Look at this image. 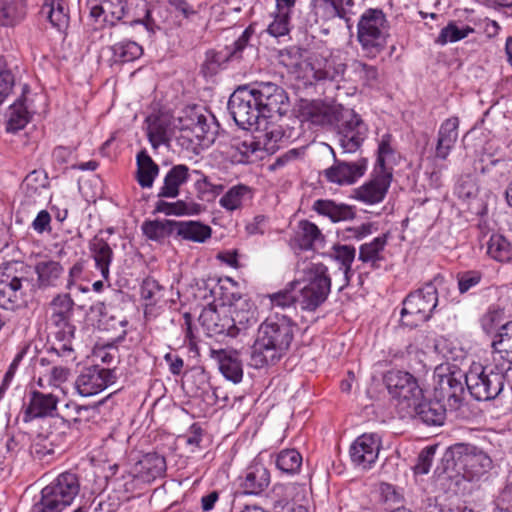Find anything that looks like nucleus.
Instances as JSON below:
<instances>
[{"mask_svg":"<svg viewBox=\"0 0 512 512\" xmlns=\"http://www.w3.org/2000/svg\"><path fill=\"white\" fill-rule=\"evenodd\" d=\"M345 108L337 103L323 101L304 102L300 106L302 121L313 125H335L340 122L341 114Z\"/></svg>","mask_w":512,"mask_h":512,"instance_id":"nucleus-17","label":"nucleus"},{"mask_svg":"<svg viewBox=\"0 0 512 512\" xmlns=\"http://www.w3.org/2000/svg\"><path fill=\"white\" fill-rule=\"evenodd\" d=\"M24 15V0H0V25L13 26Z\"/></svg>","mask_w":512,"mask_h":512,"instance_id":"nucleus-56","label":"nucleus"},{"mask_svg":"<svg viewBox=\"0 0 512 512\" xmlns=\"http://www.w3.org/2000/svg\"><path fill=\"white\" fill-rule=\"evenodd\" d=\"M337 125V140L343 152H356L367 137L366 124L353 110L345 108Z\"/></svg>","mask_w":512,"mask_h":512,"instance_id":"nucleus-14","label":"nucleus"},{"mask_svg":"<svg viewBox=\"0 0 512 512\" xmlns=\"http://www.w3.org/2000/svg\"><path fill=\"white\" fill-rule=\"evenodd\" d=\"M367 170V160L361 158L355 162L335 161L324 171L326 179L338 185H351L361 178Z\"/></svg>","mask_w":512,"mask_h":512,"instance_id":"nucleus-22","label":"nucleus"},{"mask_svg":"<svg viewBox=\"0 0 512 512\" xmlns=\"http://www.w3.org/2000/svg\"><path fill=\"white\" fill-rule=\"evenodd\" d=\"M252 199L251 189L238 184L229 188L219 199V205L226 211L233 212L241 209L244 204Z\"/></svg>","mask_w":512,"mask_h":512,"instance_id":"nucleus-45","label":"nucleus"},{"mask_svg":"<svg viewBox=\"0 0 512 512\" xmlns=\"http://www.w3.org/2000/svg\"><path fill=\"white\" fill-rule=\"evenodd\" d=\"M381 440L375 434L359 436L350 447V458L353 464L361 469H369L378 459Z\"/></svg>","mask_w":512,"mask_h":512,"instance_id":"nucleus-20","label":"nucleus"},{"mask_svg":"<svg viewBox=\"0 0 512 512\" xmlns=\"http://www.w3.org/2000/svg\"><path fill=\"white\" fill-rule=\"evenodd\" d=\"M202 210L203 206L199 203L179 200L175 203H167L166 208L163 211L167 215L193 216L200 214Z\"/></svg>","mask_w":512,"mask_h":512,"instance_id":"nucleus-59","label":"nucleus"},{"mask_svg":"<svg viewBox=\"0 0 512 512\" xmlns=\"http://www.w3.org/2000/svg\"><path fill=\"white\" fill-rule=\"evenodd\" d=\"M503 320V311L496 307H490L481 318V326L486 333H492Z\"/></svg>","mask_w":512,"mask_h":512,"instance_id":"nucleus-62","label":"nucleus"},{"mask_svg":"<svg viewBox=\"0 0 512 512\" xmlns=\"http://www.w3.org/2000/svg\"><path fill=\"white\" fill-rule=\"evenodd\" d=\"M48 176L44 170H33L24 179L21 188L28 197L41 194L48 187Z\"/></svg>","mask_w":512,"mask_h":512,"instance_id":"nucleus-57","label":"nucleus"},{"mask_svg":"<svg viewBox=\"0 0 512 512\" xmlns=\"http://www.w3.org/2000/svg\"><path fill=\"white\" fill-rule=\"evenodd\" d=\"M252 88L262 110L263 120H274L286 113L288 97L283 88L271 82L255 83Z\"/></svg>","mask_w":512,"mask_h":512,"instance_id":"nucleus-13","label":"nucleus"},{"mask_svg":"<svg viewBox=\"0 0 512 512\" xmlns=\"http://www.w3.org/2000/svg\"><path fill=\"white\" fill-rule=\"evenodd\" d=\"M348 54L341 49L325 51L313 55L308 67L313 79L320 83H338L345 79L347 69Z\"/></svg>","mask_w":512,"mask_h":512,"instance_id":"nucleus-11","label":"nucleus"},{"mask_svg":"<svg viewBox=\"0 0 512 512\" xmlns=\"http://www.w3.org/2000/svg\"><path fill=\"white\" fill-rule=\"evenodd\" d=\"M289 285L292 289L298 288L297 302L301 309L315 311L330 293L331 279L328 268L320 262L298 263L297 278Z\"/></svg>","mask_w":512,"mask_h":512,"instance_id":"nucleus-2","label":"nucleus"},{"mask_svg":"<svg viewBox=\"0 0 512 512\" xmlns=\"http://www.w3.org/2000/svg\"><path fill=\"white\" fill-rule=\"evenodd\" d=\"M113 63H128L137 60L143 54V48L137 42L123 40L115 43L110 48Z\"/></svg>","mask_w":512,"mask_h":512,"instance_id":"nucleus-52","label":"nucleus"},{"mask_svg":"<svg viewBox=\"0 0 512 512\" xmlns=\"http://www.w3.org/2000/svg\"><path fill=\"white\" fill-rule=\"evenodd\" d=\"M387 245V236L380 235L370 242H366L359 247V260L363 263L376 267L384 259V250Z\"/></svg>","mask_w":512,"mask_h":512,"instance_id":"nucleus-50","label":"nucleus"},{"mask_svg":"<svg viewBox=\"0 0 512 512\" xmlns=\"http://www.w3.org/2000/svg\"><path fill=\"white\" fill-rule=\"evenodd\" d=\"M347 67L350 71L348 81L357 82L363 86H373L377 82L379 73L376 66L355 59Z\"/></svg>","mask_w":512,"mask_h":512,"instance_id":"nucleus-49","label":"nucleus"},{"mask_svg":"<svg viewBox=\"0 0 512 512\" xmlns=\"http://www.w3.org/2000/svg\"><path fill=\"white\" fill-rule=\"evenodd\" d=\"M13 85L14 77L11 71L7 69L5 61L0 58V106L12 91Z\"/></svg>","mask_w":512,"mask_h":512,"instance_id":"nucleus-60","label":"nucleus"},{"mask_svg":"<svg viewBox=\"0 0 512 512\" xmlns=\"http://www.w3.org/2000/svg\"><path fill=\"white\" fill-rule=\"evenodd\" d=\"M389 394L395 400L399 416L410 417L415 412L417 401L423 398V392L416 378L409 372L392 370L385 375Z\"/></svg>","mask_w":512,"mask_h":512,"instance_id":"nucleus-8","label":"nucleus"},{"mask_svg":"<svg viewBox=\"0 0 512 512\" xmlns=\"http://www.w3.org/2000/svg\"><path fill=\"white\" fill-rule=\"evenodd\" d=\"M437 382L435 386V398L442 403H446L449 410H457L463 402L464 385L462 372L452 371L447 374L437 372Z\"/></svg>","mask_w":512,"mask_h":512,"instance_id":"nucleus-15","label":"nucleus"},{"mask_svg":"<svg viewBox=\"0 0 512 512\" xmlns=\"http://www.w3.org/2000/svg\"><path fill=\"white\" fill-rule=\"evenodd\" d=\"M218 361L219 369L227 380H230L235 384L242 381L243 367L236 351H219Z\"/></svg>","mask_w":512,"mask_h":512,"instance_id":"nucleus-42","label":"nucleus"},{"mask_svg":"<svg viewBox=\"0 0 512 512\" xmlns=\"http://www.w3.org/2000/svg\"><path fill=\"white\" fill-rule=\"evenodd\" d=\"M232 300L229 308V320L231 321L230 337H236L241 331L248 329L258 321L257 308L255 304L246 298H235L232 294Z\"/></svg>","mask_w":512,"mask_h":512,"instance_id":"nucleus-19","label":"nucleus"},{"mask_svg":"<svg viewBox=\"0 0 512 512\" xmlns=\"http://www.w3.org/2000/svg\"><path fill=\"white\" fill-rule=\"evenodd\" d=\"M255 97L252 86H243L236 89L229 98L228 109L236 124L243 129L254 126L261 129L262 123L266 122Z\"/></svg>","mask_w":512,"mask_h":512,"instance_id":"nucleus-10","label":"nucleus"},{"mask_svg":"<svg viewBox=\"0 0 512 512\" xmlns=\"http://www.w3.org/2000/svg\"><path fill=\"white\" fill-rule=\"evenodd\" d=\"M444 460L451 463L452 467L468 480H474L485 474L490 469L492 461L490 457L475 446L457 443L450 446Z\"/></svg>","mask_w":512,"mask_h":512,"instance_id":"nucleus-9","label":"nucleus"},{"mask_svg":"<svg viewBox=\"0 0 512 512\" xmlns=\"http://www.w3.org/2000/svg\"><path fill=\"white\" fill-rule=\"evenodd\" d=\"M487 254L497 262L512 261V243L502 234L493 233L487 242Z\"/></svg>","mask_w":512,"mask_h":512,"instance_id":"nucleus-51","label":"nucleus"},{"mask_svg":"<svg viewBox=\"0 0 512 512\" xmlns=\"http://www.w3.org/2000/svg\"><path fill=\"white\" fill-rule=\"evenodd\" d=\"M41 14L58 31H63L68 27L69 14L66 0H45Z\"/></svg>","mask_w":512,"mask_h":512,"instance_id":"nucleus-40","label":"nucleus"},{"mask_svg":"<svg viewBox=\"0 0 512 512\" xmlns=\"http://www.w3.org/2000/svg\"><path fill=\"white\" fill-rule=\"evenodd\" d=\"M313 210L319 215L329 218L332 222L348 221L355 217V212L351 206L336 203L332 200H316L313 203Z\"/></svg>","mask_w":512,"mask_h":512,"instance_id":"nucleus-37","label":"nucleus"},{"mask_svg":"<svg viewBox=\"0 0 512 512\" xmlns=\"http://www.w3.org/2000/svg\"><path fill=\"white\" fill-rule=\"evenodd\" d=\"M136 179L142 188H151L159 175V166L152 160L147 151L142 150L136 156Z\"/></svg>","mask_w":512,"mask_h":512,"instance_id":"nucleus-41","label":"nucleus"},{"mask_svg":"<svg viewBox=\"0 0 512 512\" xmlns=\"http://www.w3.org/2000/svg\"><path fill=\"white\" fill-rule=\"evenodd\" d=\"M325 238L318 226L308 220H301L291 239V247L296 251H310L322 248Z\"/></svg>","mask_w":512,"mask_h":512,"instance_id":"nucleus-27","label":"nucleus"},{"mask_svg":"<svg viewBox=\"0 0 512 512\" xmlns=\"http://www.w3.org/2000/svg\"><path fill=\"white\" fill-rule=\"evenodd\" d=\"M492 361L512 372V321L500 326L492 341Z\"/></svg>","mask_w":512,"mask_h":512,"instance_id":"nucleus-26","label":"nucleus"},{"mask_svg":"<svg viewBox=\"0 0 512 512\" xmlns=\"http://www.w3.org/2000/svg\"><path fill=\"white\" fill-rule=\"evenodd\" d=\"M147 136L153 148L165 144L169 140L170 125L167 117L150 115L146 119Z\"/></svg>","mask_w":512,"mask_h":512,"instance_id":"nucleus-46","label":"nucleus"},{"mask_svg":"<svg viewBox=\"0 0 512 512\" xmlns=\"http://www.w3.org/2000/svg\"><path fill=\"white\" fill-rule=\"evenodd\" d=\"M391 181V171L385 169L379 171L374 169L372 178L360 187L356 188L354 190L353 197L354 199L368 205L380 203L385 198Z\"/></svg>","mask_w":512,"mask_h":512,"instance_id":"nucleus-18","label":"nucleus"},{"mask_svg":"<svg viewBox=\"0 0 512 512\" xmlns=\"http://www.w3.org/2000/svg\"><path fill=\"white\" fill-rule=\"evenodd\" d=\"M59 399L52 393L32 391L24 411L23 420L29 422L36 418L53 416L57 410Z\"/></svg>","mask_w":512,"mask_h":512,"instance_id":"nucleus-28","label":"nucleus"},{"mask_svg":"<svg viewBox=\"0 0 512 512\" xmlns=\"http://www.w3.org/2000/svg\"><path fill=\"white\" fill-rule=\"evenodd\" d=\"M397 151L393 137L389 133L383 134L378 140L377 161L375 169H382L392 172V166L397 162Z\"/></svg>","mask_w":512,"mask_h":512,"instance_id":"nucleus-47","label":"nucleus"},{"mask_svg":"<svg viewBox=\"0 0 512 512\" xmlns=\"http://www.w3.org/2000/svg\"><path fill=\"white\" fill-rule=\"evenodd\" d=\"M390 25L385 13L378 8L366 9L357 23V40L369 58H375L387 45Z\"/></svg>","mask_w":512,"mask_h":512,"instance_id":"nucleus-4","label":"nucleus"},{"mask_svg":"<svg viewBox=\"0 0 512 512\" xmlns=\"http://www.w3.org/2000/svg\"><path fill=\"white\" fill-rule=\"evenodd\" d=\"M202 326L210 335H227L231 332V321L225 309L218 310L214 306L205 307L199 317Z\"/></svg>","mask_w":512,"mask_h":512,"instance_id":"nucleus-31","label":"nucleus"},{"mask_svg":"<svg viewBox=\"0 0 512 512\" xmlns=\"http://www.w3.org/2000/svg\"><path fill=\"white\" fill-rule=\"evenodd\" d=\"M141 229L149 240L162 243L170 234L176 231V221L149 220L142 224Z\"/></svg>","mask_w":512,"mask_h":512,"instance_id":"nucleus-53","label":"nucleus"},{"mask_svg":"<svg viewBox=\"0 0 512 512\" xmlns=\"http://www.w3.org/2000/svg\"><path fill=\"white\" fill-rule=\"evenodd\" d=\"M64 269L60 262L50 259L40 260L35 265L39 287H55L61 280Z\"/></svg>","mask_w":512,"mask_h":512,"instance_id":"nucleus-38","label":"nucleus"},{"mask_svg":"<svg viewBox=\"0 0 512 512\" xmlns=\"http://www.w3.org/2000/svg\"><path fill=\"white\" fill-rule=\"evenodd\" d=\"M295 2V0H275L276 9L273 13V21L267 28V32L271 36L278 38L290 32L291 15Z\"/></svg>","mask_w":512,"mask_h":512,"instance_id":"nucleus-32","label":"nucleus"},{"mask_svg":"<svg viewBox=\"0 0 512 512\" xmlns=\"http://www.w3.org/2000/svg\"><path fill=\"white\" fill-rule=\"evenodd\" d=\"M415 406V412L409 418H418L429 426H440L444 423L446 407L439 399L425 401L422 398Z\"/></svg>","mask_w":512,"mask_h":512,"instance_id":"nucleus-33","label":"nucleus"},{"mask_svg":"<svg viewBox=\"0 0 512 512\" xmlns=\"http://www.w3.org/2000/svg\"><path fill=\"white\" fill-rule=\"evenodd\" d=\"M90 251L95 261V267L100 271L103 279L108 280L113 251L109 244L100 237H94L90 242Z\"/></svg>","mask_w":512,"mask_h":512,"instance_id":"nucleus-39","label":"nucleus"},{"mask_svg":"<svg viewBox=\"0 0 512 512\" xmlns=\"http://www.w3.org/2000/svg\"><path fill=\"white\" fill-rule=\"evenodd\" d=\"M125 0H87L89 16L99 26L115 25L123 19Z\"/></svg>","mask_w":512,"mask_h":512,"instance_id":"nucleus-24","label":"nucleus"},{"mask_svg":"<svg viewBox=\"0 0 512 512\" xmlns=\"http://www.w3.org/2000/svg\"><path fill=\"white\" fill-rule=\"evenodd\" d=\"M229 155L231 161L236 164L253 163L265 157L259 140L253 135L235 139L231 144Z\"/></svg>","mask_w":512,"mask_h":512,"instance_id":"nucleus-29","label":"nucleus"},{"mask_svg":"<svg viewBox=\"0 0 512 512\" xmlns=\"http://www.w3.org/2000/svg\"><path fill=\"white\" fill-rule=\"evenodd\" d=\"M166 471L165 458L157 453H149L136 465L137 477L142 482H151L164 475Z\"/></svg>","mask_w":512,"mask_h":512,"instance_id":"nucleus-35","label":"nucleus"},{"mask_svg":"<svg viewBox=\"0 0 512 512\" xmlns=\"http://www.w3.org/2000/svg\"><path fill=\"white\" fill-rule=\"evenodd\" d=\"M482 279V274L478 271H465L457 275L458 289L460 293H466L476 287Z\"/></svg>","mask_w":512,"mask_h":512,"instance_id":"nucleus-63","label":"nucleus"},{"mask_svg":"<svg viewBox=\"0 0 512 512\" xmlns=\"http://www.w3.org/2000/svg\"><path fill=\"white\" fill-rule=\"evenodd\" d=\"M293 290L294 289H292L291 286L288 285V288L268 295L270 305L273 308L274 307H279V308L290 307L296 301V297L292 293Z\"/></svg>","mask_w":512,"mask_h":512,"instance_id":"nucleus-64","label":"nucleus"},{"mask_svg":"<svg viewBox=\"0 0 512 512\" xmlns=\"http://www.w3.org/2000/svg\"><path fill=\"white\" fill-rule=\"evenodd\" d=\"M116 380L113 370L101 368L99 366H90L84 368L75 381V388L79 395L90 397L96 395Z\"/></svg>","mask_w":512,"mask_h":512,"instance_id":"nucleus-16","label":"nucleus"},{"mask_svg":"<svg viewBox=\"0 0 512 512\" xmlns=\"http://www.w3.org/2000/svg\"><path fill=\"white\" fill-rule=\"evenodd\" d=\"M510 371L493 362L483 366L473 363L465 373V383L471 396L478 401L496 398L504 389Z\"/></svg>","mask_w":512,"mask_h":512,"instance_id":"nucleus-3","label":"nucleus"},{"mask_svg":"<svg viewBox=\"0 0 512 512\" xmlns=\"http://www.w3.org/2000/svg\"><path fill=\"white\" fill-rule=\"evenodd\" d=\"M459 119L456 116L444 120L437 133V141L433 154L434 161H445L458 140Z\"/></svg>","mask_w":512,"mask_h":512,"instance_id":"nucleus-25","label":"nucleus"},{"mask_svg":"<svg viewBox=\"0 0 512 512\" xmlns=\"http://www.w3.org/2000/svg\"><path fill=\"white\" fill-rule=\"evenodd\" d=\"M314 14L323 19H348L354 7L353 0H311Z\"/></svg>","mask_w":512,"mask_h":512,"instance_id":"nucleus-30","label":"nucleus"},{"mask_svg":"<svg viewBox=\"0 0 512 512\" xmlns=\"http://www.w3.org/2000/svg\"><path fill=\"white\" fill-rule=\"evenodd\" d=\"M270 482V472L260 458H255L239 477L240 488L246 495H260L267 489Z\"/></svg>","mask_w":512,"mask_h":512,"instance_id":"nucleus-21","label":"nucleus"},{"mask_svg":"<svg viewBox=\"0 0 512 512\" xmlns=\"http://www.w3.org/2000/svg\"><path fill=\"white\" fill-rule=\"evenodd\" d=\"M268 120L262 123L263 129L266 131L255 136L259 140V144L264 152V155L274 153L278 148V143L282 140L283 133L278 127H272L268 130Z\"/></svg>","mask_w":512,"mask_h":512,"instance_id":"nucleus-58","label":"nucleus"},{"mask_svg":"<svg viewBox=\"0 0 512 512\" xmlns=\"http://www.w3.org/2000/svg\"><path fill=\"white\" fill-rule=\"evenodd\" d=\"M295 325L284 314L272 313L259 326L251 347L250 365L256 369L277 363L288 351Z\"/></svg>","mask_w":512,"mask_h":512,"instance_id":"nucleus-1","label":"nucleus"},{"mask_svg":"<svg viewBox=\"0 0 512 512\" xmlns=\"http://www.w3.org/2000/svg\"><path fill=\"white\" fill-rule=\"evenodd\" d=\"M31 118L25 100L19 99L15 101L8 109L7 112V132H17L23 129Z\"/></svg>","mask_w":512,"mask_h":512,"instance_id":"nucleus-55","label":"nucleus"},{"mask_svg":"<svg viewBox=\"0 0 512 512\" xmlns=\"http://www.w3.org/2000/svg\"><path fill=\"white\" fill-rule=\"evenodd\" d=\"M474 32V28L461 20H451L439 32L435 42L439 45L455 43L468 37Z\"/></svg>","mask_w":512,"mask_h":512,"instance_id":"nucleus-48","label":"nucleus"},{"mask_svg":"<svg viewBox=\"0 0 512 512\" xmlns=\"http://www.w3.org/2000/svg\"><path fill=\"white\" fill-rule=\"evenodd\" d=\"M74 301L68 294L57 295L50 304V321L56 328V343L54 350L59 356L74 360L72 341L75 336V326L71 323Z\"/></svg>","mask_w":512,"mask_h":512,"instance_id":"nucleus-5","label":"nucleus"},{"mask_svg":"<svg viewBox=\"0 0 512 512\" xmlns=\"http://www.w3.org/2000/svg\"><path fill=\"white\" fill-rule=\"evenodd\" d=\"M437 446H427L419 454L414 466L415 474L424 475L430 471Z\"/></svg>","mask_w":512,"mask_h":512,"instance_id":"nucleus-61","label":"nucleus"},{"mask_svg":"<svg viewBox=\"0 0 512 512\" xmlns=\"http://www.w3.org/2000/svg\"><path fill=\"white\" fill-rule=\"evenodd\" d=\"M30 281L18 275L13 264L0 268V306L7 310L22 307L27 303Z\"/></svg>","mask_w":512,"mask_h":512,"instance_id":"nucleus-12","label":"nucleus"},{"mask_svg":"<svg viewBox=\"0 0 512 512\" xmlns=\"http://www.w3.org/2000/svg\"><path fill=\"white\" fill-rule=\"evenodd\" d=\"M440 282L435 278L433 282L411 292L403 300L401 322L404 326L417 327L431 318L439 302L437 284Z\"/></svg>","mask_w":512,"mask_h":512,"instance_id":"nucleus-7","label":"nucleus"},{"mask_svg":"<svg viewBox=\"0 0 512 512\" xmlns=\"http://www.w3.org/2000/svg\"><path fill=\"white\" fill-rule=\"evenodd\" d=\"M80 491L76 474L64 472L41 491V499L30 512H61L70 506Z\"/></svg>","mask_w":512,"mask_h":512,"instance_id":"nucleus-6","label":"nucleus"},{"mask_svg":"<svg viewBox=\"0 0 512 512\" xmlns=\"http://www.w3.org/2000/svg\"><path fill=\"white\" fill-rule=\"evenodd\" d=\"M190 178L189 168L186 165H175L165 175L163 185L158 196L163 198H176L179 195V189L188 182Z\"/></svg>","mask_w":512,"mask_h":512,"instance_id":"nucleus-34","label":"nucleus"},{"mask_svg":"<svg viewBox=\"0 0 512 512\" xmlns=\"http://www.w3.org/2000/svg\"><path fill=\"white\" fill-rule=\"evenodd\" d=\"M124 24L130 26L142 25L147 32L154 33L159 28L153 17V10L145 0H125L123 6Z\"/></svg>","mask_w":512,"mask_h":512,"instance_id":"nucleus-23","label":"nucleus"},{"mask_svg":"<svg viewBox=\"0 0 512 512\" xmlns=\"http://www.w3.org/2000/svg\"><path fill=\"white\" fill-rule=\"evenodd\" d=\"M303 458L300 452L294 448L283 449L276 454L275 465L285 475L294 476L300 472Z\"/></svg>","mask_w":512,"mask_h":512,"instance_id":"nucleus-54","label":"nucleus"},{"mask_svg":"<svg viewBox=\"0 0 512 512\" xmlns=\"http://www.w3.org/2000/svg\"><path fill=\"white\" fill-rule=\"evenodd\" d=\"M176 234L182 240L205 243L212 236V228L199 221H176Z\"/></svg>","mask_w":512,"mask_h":512,"instance_id":"nucleus-36","label":"nucleus"},{"mask_svg":"<svg viewBox=\"0 0 512 512\" xmlns=\"http://www.w3.org/2000/svg\"><path fill=\"white\" fill-rule=\"evenodd\" d=\"M189 123L185 125L184 130H189L201 145H208L214 140V132L211 131V125L208 117L196 110H191Z\"/></svg>","mask_w":512,"mask_h":512,"instance_id":"nucleus-44","label":"nucleus"},{"mask_svg":"<svg viewBox=\"0 0 512 512\" xmlns=\"http://www.w3.org/2000/svg\"><path fill=\"white\" fill-rule=\"evenodd\" d=\"M356 256V249L349 245H334L330 252V257L338 264L339 270L342 272L344 284L348 285L351 276L353 275L352 264Z\"/></svg>","mask_w":512,"mask_h":512,"instance_id":"nucleus-43","label":"nucleus"}]
</instances>
